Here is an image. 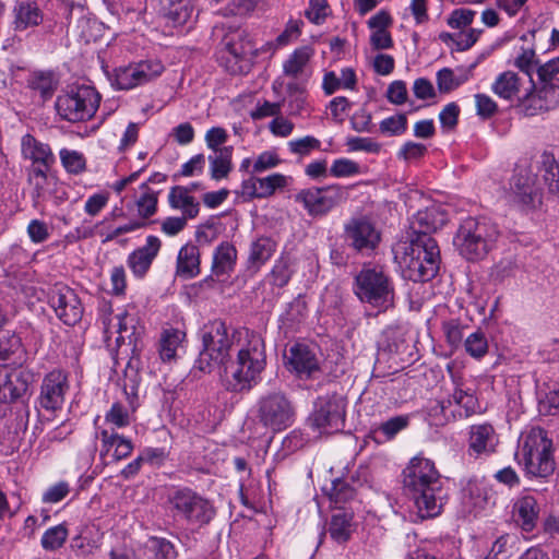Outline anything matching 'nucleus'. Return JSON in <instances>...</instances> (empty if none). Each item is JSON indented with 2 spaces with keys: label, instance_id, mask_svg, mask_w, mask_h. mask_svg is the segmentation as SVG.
Here are the masks:
<instances>
[{
  "label": "nucleus",
  "instance_id": "f257e3e1",
  "mask_svg": "<svg viewBox=\"0 0 559 559\" xmlns=\"http://www.w3.org/2000/svg\"><path fill=\"white\" fill-rule=\"evenodd\" d=\"M404 487L414 500L417 515L421 520L438 516L443 508L445 492L435 463L415 456L403 471Z\"/></svg>",
  "mask_w": 559,
  "mask_h": 559
},
{
  "label": "nucleus",
  "instance_id": "f03ea898",
  "mask_svg": "<svg viewBox=\"0 0 559 559\" xmlns=\"http://www.w3.org/2000/svg\"><path fill=\"white\" fill-rule=\"evenodd\" d=\"M266 366L263 337L253 331L245 330L239 343L236 359L225 366L222 380L230 392H248L261 380Z\"/></svg>",
  "mask_w": 559,
  "mask_h": 559
},
{
  "label": "nucleus",
  "instance_id": "7ed1b4c3",
  "mask_svg": "<svg viewBox=\"0 0 559 559\" xmlns=\"http://www.w3.org/2000/svg\"><path fill=\"white\" fill-rule=\"evenodd\" d=\"M394 261L405 278L427 282L436 276L440 265V250L430 235L407 236L392 248Z\"/></svg>",
  "mask_w": 559,
  "mask_h": 559
},
{
  "label": "nucleus",
  "instance_id": "20e7f679",
  "mask_svg": "<svg viewBox=\"0 0 559 559\" xmlns=\"http://www.w3.org/2000/svg\"><path fill=\"white\" fill-rule=\"evenodd\" d=\"M243 332L236 331L221 320L210 322L202 335L203 348L197 361L198 368L210 372L214 368H224L230 361V352L236 341L241 343Z\"/></svg>",
  "mask_w": 559,
  "mask_h": 559
},
{
  "label": "nucleus",
  "instance_id": "39448f33",
  "mask_svg": "<svg viewBox=\"0 0 559 559\" xmlns=\"http://www.w3.org/2000/svg\"><path fill=\"white\" fill-rule=\"evenodd\" d=\"M499 235L497 225L489 219L468 217L461 223L453 245L465 259L476 261L488 254Z\"/></svg>",
  "mask_w": 559,
  "mask_h": 559
},
{
  "label": "nucleus",
  "instance_id": "423d86ee",
  "mask_svg": "<svg viewBox=\"0 0 559 559\" xmlns=\"http://www.w3.org/2000/svg\"><path fill=\"white\" fill-rule=\"evenodd\" d=\"M516 457L527 474L535 477H547L555 469L552 441L542 428H532L521 437Z\"/></svg>",
  "mask_w": 559,
  "mask_h": 559
},
{
  "label": "nucleus",
  "instance_id": "0eeeda50",
  "mask_svg": "<svg viewBox=\"0 0 559 559\" xmlns=\"http://www.w3.org/2000/svg\"><path fill=\"white\" fill-rule=\"evenodd\" d=\"M355 282V293L362 302L383 310L393 305L394 286L382 266L364 265Z\"/></svg>",
  "mask_w": 559,
  "mask_h": 559
},
{
  "label": "nucleus",
  "instance_id": "6e6552de",
  "mask_svg": "<svg viewBox=\"0 0 559 559\" xmlns=\"http://www.w3.org/2000/svg\"><path fill=\"white\" fill-rule=\"evenodd\" d=\"M100 102L98 92L90 85H70L56 99L58 115L67 121L80 122L91 119Z\"/></svg>",
  "mask_w": 559,
  "mask_h": 559
},
{
  "label": "nucleus",
  "instance_id": "1a4fd4ad",
  "mask_svg": "<svg viewBox=\"0 0 559 559\" xmlns=\"http://www.w3.org/2000/svg\"><path fill=\"white\" fill-rule=\"evenodd\" d=\"M257 407L259 423L273 432L290 427L295 420V406L281 391L261 396Z\"/></svg>",
  "mask_w": 559,
  "mask_h": 559
},
{
  "label": "nucleus",
  "instance_id": "9d476101",
  "mask_svg": "<svg viewBox=\"0 0 559 559\" xmlns=\"http://www.w3.org/2000/svg\"><path fill=\"white\" fill-rule=\"evenodd\" d=\"M346 199V191L338 185L310 187L299 190L294 200L311 217H322Z\"/></svg>",
  "mask_w": 559,
  "mask_h": 559
},
{
  "label": "nucleus",
  "instance_id": "9b49d317",
  "mask_svg": "<svg viewBox=\"0 0 559 559\" xmlns=\"http://www.w3.org/2000/svg\"><path fill=\"white\" fill-rule=\"evenodd\" d=\"M169 502L176 514L191 524L206 525L215 515V509L210 500L189 488L176 490L169 497Z\"/></svg>",
  "mask_w": 559,
  "mask_h": 559
},
{
  "label": "nucleus",
  "instance_id": "f8f14e48",
  "mask_svg": "<svg viewBox=\"0 0 559 559\" xmlns=\"http://www.w3.org/2000/svg\"><path fill=\"white\" fill-rule=\"evenodd\" d=\"M310 427L319 433H333L344 427L345 402L336 394L319 396L308 418Z\"/></svg>",
  "mask_w": 559,
  "mask_h": 559
},
{
  "label": "nucleus",
  "instance_id": "ddd939ff",
  "mask_svg": "<svg viewBox=\"0 0 559 559\" xmlns=\"http://www.w3.org/2000/svg\"><path fill=\"white\" fill-rule=\"evenodd\" d=\"M509 199L522 211H531L542 203L536 174L531 167L518 166L510 181Z\"/></svg>",
  "mask_w": 559,
  "mask_h": 559
},
{
  "label": "nucleus",
  "instance_id": "4468645a",
  "mask_svg": "<svg viewBox=\"0 0 559 559\" xmlns=\"http://www.w3.org/2000/svg\"><path fill=\"white\" fill-rule=\"evenodd\" d=\"M533 88L534 84L530 79V88L518 104L520 111L525 116H535L559 107V80L539 83L535 92H533Z\"/></svg>",
  "mask_w": 559,
  "mask_h": 559
},
{
  "label": "nucleus",
  "instance_id": "2eb2a0df",
  "mask_svg": "<svg viewBox=\"0 0 559 559\" xmlns=\"http://www.w3.org/2000/svg\"><path fill=\"white\" fill-rule=\"evenodd\" d=\"M344 239L356 252L373 251L381 240V233L367 217H353L344 226Z\"/></svg>",
  "mask_w": 559,
  "mask_h": 559
},
{
  "label": "nucleus",
  "instance_id": "dca6fc26",
  "mask_svg": "<svg viewBox=\"0 0 559 559\" xmlns=\"http://www.w3.org/2000/svg\"><path fill=\"white\" fill-rule=\"evenodd\" d=\"M48 302L56 316L67 325H74L82 318L81 301L75 292L67 285L56 284L49 290Z\"/></svg>",
  "mask_w": 559,
  "mask_h": 559
},
{
  "label": "nucleus",
  "instance_id": "f3484780",
  "mask_svg": "<svg viewBox=\"0 0 559 559\" xmlns=\"http://www.w3.org/2000/svg\"><path fill=\"white\" fill-rule=\"evenodd\" d=\"M164 70L157 60H145L115 71L114 83L119 90H130L159 76Z\"/></svg>",
  "mask_w": 559,
  "mask_h": 559
},
{
  "label": "nucleus",
  "instance_id": "a211bd4d",
  "mask_svg": "<svg viewBox=\"0 0 559 559\" xmlns=\"http://www.w3.org/2000/svg\"><path fill=\"white\" fill-rule=\"evenodd\" d=\"M69 388L70 385L66 372L52 370L47 373L40 384V393L38 396L40 407L49 412L61 409Z\"/></svg>",
  "mask_w": 559,
  "mask_h": 559
},
{
  "label": "nucleus",
  "instance_id": "6ab92c4d",
  "mask_svg": "<svg viewBox=\"0 0 559 559\" xmlns=\"http://www.w3.org/2000/svg\"><path fill=\"white\" fill-rule=\"evenodd\" d=\"M99 311L106 340H110L116 335L115 342L120 346L127 338H131L134 330L133 317L127 311L112 314L111 305L108 302H103Z\"/></svg>",
  "mask_w": 559,
  "mask_h": 559
},
{
  "label": "nucleus",
  "instance_id": "aec40b11",
  "mask_svg": "<svg viewBox=\"0 0 559 559\" xmlns=\"http://www.w3.org/2000/svg\"><path fill=\"white\" fill-rule=\"evenodd\" d=\"M32 374L26 370L0 366V403L15 402L26 395Z\"/></svg>",
  "mask_w": 559,
  "mask_h": 559
},
{
  "label": "nucleus",
  "instance_id": "412c9836",
  "mask_svg": "<svg viewBox=\"0 0 559 559\" xmlns=\"http://www.w3.org/2000/svg\"><path fill=\"white\" fill-rule=\"evenodd\" d=\"M288 370L299 378L309 379L320 370V359L314 348L297 343L290 346L286 355Z\"/></svg>",
  "mask_w": 559,
  "mask_h": 559
},
{
  "label": "nucleus",
  "instance_id": "4be33fe9",
  "mask_svg": "<svg viewBox=\"0 0 559 559\" xmlns=\"http://www.w3.org/2000/svg\"><path fill=\"white\" fill-rule=\"evenodd\" d=\"M98 435H95V439ZM100 452L99 457L104 464L118 462L128 457L133 451L132 441L123 436L118 435L114 430L103 429L99 432Z\"/></svg>",
  "mask_w": 559,
  "mask_h": 559
},
{
  "label": "nucleus",
  "instance_id": "5701e85b",
  "mask_svg": "<svg viewBox=\"0 0 559 559\" xmlns=\"http://www.w3.org/2000/svg\"><path fill=\"white\" fill-rule=\"evenodd\" d=\"M539 512L537 499L528 491H523L512 504V519L525 532L535 528Z\"/></svg>",
  "mask_w": 559,
  "mask_h": 559
},
{
  "label": "nucleus",
  "instance_id": "b1692460",
  "mask_svg": "<svg viewBox=\"0 0 559 559\" xmlns=\"http://www.w3.org/2000/svg\"><path fill=\"white\" fill-rule=\"evenodd\" d=\"M448 221V214L439 204L419 210L411 221L412 233L408 236L429 235L441 228Z\"/></svg>",
  "mask_w": 559,
  "mask_h": 559
},
{
  "label": "nucleus",
  "instance_id": "393cba45",
  "mask_svg": "<svg viewBox=\"0 0 559 559\" xmlns=\"http://www.w3.org/2000/svg\"><path fill=\"white\" fill-rule=\"evenodd\" d=\"M224 51L229 55L228 61L251 60L258 55V48L249 38V35L241 29L226 34L223 38Z\"/></svg>",
  "mask_w": 559,
  "mask_h": 559
},
{
  "label": "nucleus",
  "instance_id": "a878e982",
  "mask_svg": "<svg viewBox=\"0 0 559 559\" xmlns=\"http://www.w3.org/2000/svg\"><path fill=\"white\" fill-rule=\"evenodd\" d=\"M393 24V19L386 10H380L369 17L367 26L371 31L370 45L376 50H385L393 47V39L389 28Z\"/></svg>",
  "mask_w": 559,
  "mask_h": 559
},
{
  "label": "nucleus",
  "instance_id": "bb28decb",
  "mask_svg": "<svg viewBox=\"0 0 559 559\" xmlns=\"http://www.w3.org/2000/svg\"><path fill=\"white\" fill-rule=\"evenodd\" d=\"M498 444V436L490 424H477L469 427L468 450L477 455L492 453Z\"/></svg>",
  "mask_w": 559,
  "mask_h": 559
},
{
  "label": "nucleus",
  "instance_id": "cd10ccee",
  "mask_svg": "<svg viewBox=\"0 0 559 559\" xmlns=\"http://www.w3.org/2000/svg\"><path fill=\"white\" fill-rule=\"evenodd\" d=\"M162 242L156 236H148L146 243L134 250L128 258V265L136 276H143L150 269L160 249Z\"/></svg>",
  "mask_w": 559,
  "mask_h": 559
},
{
  "label": "nucleus",
  "instance_id": "c85d7f7f",
  "mask_svg": "<svg viewBox=\"0 0 559 559\" xmlns=\"http://www.w3.org/2000/svg\"><path fill=\"white\" fill-rule=\"evenodd\" d=\"M276 241L267 236L254 238L248 247L247 269L259 271L275 253Z\"/></svg>",
  "mask_w": 559,
  "mask_h": 559
},
{
  "label": "nucleus",
  "instance_id": "c756f323",
  "mask_svg": "<svg viewBox=\"0 0 559 559\" xmlns=\"http://www.w3.org/2000/svg\"><path fill=\"white\" fill-rule=\"evenodd\" d=\"M191 190L187 187L175 186L168 193V203L173 210L181 212V216L193 219L200 211V203L191 195Z\"/></svg>",
  "mask_w": 559,
  "mask_h": 559
},
{
  "label": "nucleus",
  "instance_id": "7c9ffc66",
  "mask_svg": "<svg viewBox=\"0 0 559 559\" xmlns=\"http://www.w3.org/2000/svg\"><path fill=\"white\" fill-rule=\"evenodd\" d=\"M22 155L32 162V166L51 167L55 156L48 144L37 141L31 134L22 139Z\"/></svg>",
  "mask_w": 559,
  "mask_h": 559
},
{
  "label": "nucleus",
  "instance_id": "2f4dec72",
  "mask_svg": "<svg viewBox=\"0 0 559 559\" xmlns=\"http://www.w3.org/2000/svg\"><path fill=\"white\" fill-rule=\"evenodd\" d=\"M355 528L353 512L340 509L332 514L328 532L334 542L344 544L350 539Z\"/></svg>",
  "mask_w": 559,
  "mask_h": 559
},
{
  "label": "nucleus",
  "instance_id": "473e14b6",
  "mask_svg": "<svg viewBox=\"0 0 559 559\" xmlns=\"http://www.w3.org/2000/svg\"><path fill=\"white\" fill-rule=\"evenodd\" d=\"M522 85L523 80L515 72L504 71L496 78L491 84V91L502 99L513 100L518 98L520 103L523 98V96H520Z\"/></svg>",
  "mask_w": 559,
  "mask_h": 559
},
{
  "label": "nucleus",
  "instance_id": "72a5a7b5",
  "mask_svg": "<svg viewBox=\"0 0 559 559\" xmlns=\"http://www.w3.org/2000/svg\"><path fill=\"white\" fill-rule=\"evenodd\" d=\"M236 261V247L228 241H224L213 252L212 273L216 276L228 275L234 271Z\"/></svg>",
  "mask_w": 559,
  "mask_h": 559
},
{
  "label": "nucleus",
  "instance_id": "f704fd0d",
  "mask_svg": "<svg viewBox=\"0 0 559 559\" xmlns=\"http://www.w3.org/2000/svg\"><path fill=\"white\" fill-rule=\"evenodd\" d=\"M176 273L179 277L186 280L200 273V254L195 246L186 245L179 250Z\"/></svg>",
  "mask_w": 559,
  "mask_h": 559
},
{
  "label": "nucleus",
  "instance_id": "c9c22d12",
  "mask_svg": "<svg viewBox=\"0 0 559 559\" xmlns=\"http://www.w3.org/2000/svg\"><path fill=\"white\" fill-rule=\"evenodd\" d=\"M313 55L314 49L311 46L295 49L283 63L284 74L294 79L298 78L305 72Z\"/></svg>",
  "mask_w": 559,
  "mask_h": 559
},
{
  "label": "nucleus",
  "instance_id": "e433bc0d",
  "mask_svg": "<svg viewBox=\"0 0 559 559\" xmlns=\"http://www.w3.org/2000/svg\"><path fill=\"white\" fill-rule=\"evenodd\" d=\"M233 146L224 147L209 155L210 176L213 180H222L228 177L233 170Z\"/></svg>",
  "mask_w": 559,
  "mask_h": 559
},
{
  "label": "nucleus",
  "instance_id": "4c0bfd02",
  "mask_svg": "<svg viewBox=\"0 0 559 559\" xmlns=\"http://www.w3.org/2000/svg\"><path fill=\"white\" fill-rule=\"evenodd\" d=\"M51 167L31 166L27 169V182L32 187L33 198H43L49 187L55 183V177L50 173Z\"/></svg>",
  "mask_w": 559,
  "mask_h": 559
},
{
  "label": "nucleus",
  "instance_id": "58836bf2",
  "mask_svg": "<svg viewBox=\"0 0 559 559\" xmlns=\"http://www.w3.org/2000/svg\"><path fill=\"white\" fill-rule=\"evenodd\" d=\"M165 17L174 25L186 24L192 16L193 4L191 0H164Z\"/></svg>",
  "mask_w": 559,
  "mask_h": 559
},
{
  "label": "nucleus",
  "instance_id": "ea45409f",
  "mask_svg": "<svg viewBox=\"0 0 559 559\" xmlns=\"http://www.w3.org/2000/svg\"><path fill=\"white\" fill-rule=\"evenodd\" d=\"M41 21L40 10L34 2H20L14 9V28L24 31Z\"/></svg>",
  "mask_w": 559,
  "mask_h": 559
},
{
  "label": "nucleus",
  "instance_id": "a19ab883",
  "mask_svg": "<svg viewBox=\"0 0 559 559\" xmlns=\"http://www.w3.org/2000/svg\"><path fill=\"white\" fill-rule=\"evenodd\" d=\"M185 333L178 329H165L159 338V356L163 361H171L176 358L177 349L181 345Z\"/></svg>",
  "mask_w": 559,
  "mask_h": 559
},
{
  "label": "nucleus",
  "instance_id": "79ce46f5",
  "mask_svg": "<svg viewBox=\"0 0 559 559\" xmlns=\"http://www.w3.org/2000/svg\"><path fill=\"white\" fill-rule=\"evenodd\" d=\"M469 80V70L459 69L456 72L443 68L437 72V85L441 93H450Z\"/></svg>",
  "mask_w": 559,
  "mask_h": 559
},
{
  "label": "nucleus",
  "instance_id": "37998d69",
  "mask_svg": "<svg viewBox=\"0 0 559 559\" xmlns=\"http://www.w3.org/2000/svg\"><path fill=\"white\" fill-rule=\"evenodd\" d=\"M69 537V528L66 523L47 528L40 538V546L46 551H58L61 549Z\"/></svg>",
  "mask_w": 559,
  "mask_h": 559
},
{
  "label": "nucleus",
  "instance_id": "c03bdc74",
  "mask_svg": "<svg viewBox=\"0 0 559 559\" xmlns=\"http://www.w3.org/2000/svg\"><path fill=\"white\" fill-rule=\"evenodd\" d=\"M408 416L400 415L388 419L374 428L373 433L378 442L392 440L400 431L408 426Z\"/></svg>",
  "mask_w": 559,
  "mask_h": 559
},
{
  "label": "nucleus",
  "instance_id": "a18cd8bd",
  "mask_svg": "<svg viewBox=\"0 0 559 559\" xmlns=\"http://www.w3.org/2000/svg\"><path fill=\"white\" fill-rule=\"evenodd\" d=\"M539 171L549 192L559 193V165L552 155H542Z\"/></svg>",
  "mask_w": 559,
  "mask_h": 559
},
{
  "label": "nucleus",
  "instance_id": "49530a36",
  "mask_svg": "<svg viewBox=\"0 0 559 559\" xmlns=\"http://www.w3.org/2000/svg\"><path fill=\"white\" fill-rule=\"evenodd\" d=\"M141 195L135 201L138 214L142 218L153 216L157 211L158 193L154 191L147 183L140 186Z\"/></svg>",
  "mask_w": 559,
  "mask_h": 559
},
{
  "label": "nucleus",
  "instance_id": "de8ad7c7",
  "mask_svg": "<svg viewBox=\"0 0 559 559\" xmlns=\"http://www.w3.org/2000/svg\"><path fill=\"white\" fill-rule=\"evenodd\" d=\"M293 181L290 176L274 173L265 177H259V188L262 199L272 197L277 190H283Z\"/></svg>",
  "mask_w": 559,
  "mask_h": 559
},
{
  "label": "nucleus",
  "instance_id": "09e8293b",
  "mask_svg": "<svg viewBox=\"0 0 559 559\" xmlns=\"http://www.w3.org/2000/svg\"><path fill=\"white\" fill-rule=\"evenodd\" d=\"M28 86L38 92L41 97L47 98L55 92L57 82L51 73L35 72L28 79Z\"/></svg>",
  "mask_w": 559,
  "mask_h": 559
},
{
  "label": "nucleus",
  "instance_id": "8fccbe9b",
  "mask_svg": "<svg viewBox=\"0 0 559 559\" xmlns=\"http://www.w3.org/2000/svg\"><path fill=\"white\" fill-rule=\"evenodd\" d=\"M59 155L61 164L68 173L78 175L85 170L86 160L82 153L62 148Z\"/></svg>",
  "mask_w": 559,
  "mask_h": 559
},
{
  "label": "nucleus",
  "instance_id": "3c124183",
  "mask_svg": "<svg viewBox=\"0 0 559 559\" xmlns=\"http://www.w3.org/2000/svg\"><path fill=\"white\" fill-rule=\"evenodd\" d=\"M379 130L386 136H399L407 130V117L405 114H397L383 119Z\"/></svg>",
  "mask_w": 559,
  "mask_h": 559
},
{
  "label": "nucleus",
  "instance_id": "603ef678",
  "mask_svg": "<svg viewBox=\"0 0 559 559\" xmlns=\"http://www.w3.org/2000/svg\"><path fill=\"white\" fill-rule=\"evenodd\" d=\"M538 409L542 415H555L559 412V383H554L539 396Z\"/></svg>",
  "mask_w": 559,
  "mask_h": 559
},
{
  "label": "nucleus",
  "instance_id": "864d4df0",
  "mask_svg": "<svg viewBox=\"0 0 559 559\" xmlns=\"http://www.w3.org/2000/svg\"><path fill=\"white\" fill-rule=\"evenodd\" d=\"M287 146L292 154L307 156L312 151L319 150L321 142L312 135H306L304 138L289 141Z\"/></svg>",
  "mask_w": 559,
  "mask_h": 559
},
{
  "label": "nucleus",
  "instance_id": "5fc2aeb1",
  "mask_svg": "<svg viewBox=\"0 0 559 559\" xmlns=\"http://www.w3.org/2000/svg\"><path fill=\"white\" fill-rule=\"evenodd\" d=\"M518 271V264L514 259H502L493 265L490 277L495 283H503L507 278L513 277Z\"/></svg>",
  "mask_w": 559,
  "mask_h": 559
},
{
  "label": "nucleus",
  "instance_id": "6e6d98bb",
  "mask_svg": "<svg viewBox=\"0 0 559 559\" xmlns=\"http://www.w3.org/2000/svg\"><path fill=\"white\" fill-rule=\"evenodd\" d=\"M346 146L349 152H365L378 154L381 151V144L371 138L348 136Z\"/></svg>",
  "mask_w": 559,
  "mask_h": 559
},
{
  "label": "nucleus",
  "instance_id": "4d7b16f0",
  "mask_svg": "<svg viewBox=\"0 0 559 559\" xmlns=\"http://www.w3.org/2000/svg\"><path fill=\"white\" fill-rule=\"evenodd\" d=\"M330 500L335 503H344L354 498V489L344 480L336 478L332 481L328 491Z\"/></svg>",
  "mask_w": 559,
  "mask_h": 559
},
{
  "label": "nucleus",
  "instance_id": "13d9d810",
  "mask_svg": "<svg viewBox=\"0 0 559 559\" xmlns=\"http://www.w3.org/2000/svg\"><path fill=\"white\" fill-rule=\"evenodd\" d=\"M282 163L275 151H264L253 160L251 174H260L277 167Z\"/></svg>",
  "mask_w": 559,
  "mask_h": 559
},
{
  "label": "nucleus",
  "instance_id": "bf43d9fd",
  "mask_svg": "<svg viewBox=\"0 0 559 559\" xmlns=\"http://www.w3.org/2000/svg\"><path fill=\"white\" fill-rule=\"evenodd\" d=\"M150 549L153 552V559H175L177 555L174 545L160 537L150 539Z\"/></svg>",
  "mask_w": 559,
  "mask_h": 559
},
{
  "label": "nucleus",
  "instance_id": "052dcab7",
  "mask_svg": "<svg viewBox=\"0 0 559 559\" xmlns=\"http://www.w3.org/2000/svg\"><path fill=\"white\" fill-rule=\"evenodd\" d=\"M465 350L474 358L483 357L488 349L487 340L481 332L472 333L464 343Z\"/></svg>",
  "mask_w": 559,
  "mask_h": 559
},
{
  "label": "nucleus",
  "instance_id": "680f3d73",
  "mask_svg": "<svg viewBox=\"0 0 559 559\" xmlns=\"http://www.w3.org/2000/svg\"><path fill=\"white\" fill-rule=\"evenodd\" d=\"M330 13L326 0H310L305 16L313 24H322Z\"/></svg>",
  "mask_w": 559,
  "mask_h": 559
},
{
  "label": "nucleus",
  "instance_id": "e2e57ef3",
  "mask_svg": "<svg viewBox=\"0 0 559 559\" xmlns=\"http://www.w3.org/2000/svg\"><path fill=\"white\" fill-rule=\"evenodd\" d=\"M330 173L335 178L350 177L360 174V166L352 159L338 158L333 162Z\"/></svg>",
  "mask_w": 559,
  "mask_h": 559
},
{
  "label": "nucleus",
  "instance_id": "0e129e2a",
  "mask_svg": "<svg viewBox=\"0 0 559 559\" xmlns=\"http://www.w3.org/2000/svg\"><path fill=\"white\" fill-rule=\"evenodd\" d=\"M105 420L107 424L112 425L114 428H123L130 424V415L123 405L115 403L106 413Z\"/></svg>",
  "mask_w": 559,
  "mask_h": 559
},
{
  "label": "nucleus",
  "instance_id": "69168bd1",
  "mask_svg": "<svg viewBox=\"0 0 559 559\" xmlns=\"http://www.w3.org/2000/svg\"><path fill=\"white\" fill-rule=\"evenodd\" d=\"M21 352L22 342L17 335L8 334L0 338V360H9Z\"/></svg>",
  "mask_w": 559,
  "mask_h": 559
},
{
  "label": "nucleus",
  "instance_id": "338daca9",
  "mask_svg": "<svg viewBox=\"0 0 559 559\" xmlns=\"http://www.w3.org/2000/svg\"><path fill=\"white\" fill-rule=\"evenodd\" d=\"M476 12L471 9L460 8L455 9L449 15L447 22L448 25L452 28H465L472 24Z\"/></svg>",
  "mask_w": 559,
  "mask_h": 559
},
{
  "label": "nucleus",
  "instance_id": "774afa93",
  "mask_svg": "<svg viewBox=\"0 0 559 559\" xmlns=\"http://www.w3.org/2000/svg\"><path fill=\"white\" fill-rule=\"evenodd\" d=\"M559 57L554 58L537 68L539 83L559 80Z\"/></svg>",
  "mask_w": 559,
  "mask_h": 559
}]
</instances>
